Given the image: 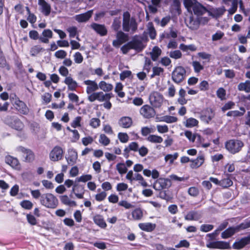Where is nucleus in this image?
<instances>
[{"label":"nucleus","mask_w":250,"mask_h":250,"mask_svg":"<svg viewBox=\"0 0 250 250\" xmlns=\"http://www.w3.org/2000/svg\"><path fill=\"white\" fill-rule=\"evenodd\" d=\"M184 4L188 11L193 12L196 17L208 13V9L196 0H184Z\"/></svg>","instance_id":"1"},{"label":"nucleus","mask_w":250,"mask_h":250,"mask_svg":"<svg viewBox=\"0 0 250 250\" xmlns=\"http://www.w3.org/2000/svg\"><path fill=\"white\" fill-rule=\"evenodd\" d=\"M138 28V24L134 18H130L129 12H125L123 14V29L125 32L131 31V33H135Z\"/></svg>","instance_id":"2"},{"label":"nucleus","mask_w":250,"mask_h":250,"mask_svg":"<svg viewBox=\"0 0 250 250\" xmlns=\"http://www.w3.org/2000/svg\"><path fill=\"white\" fill-rule=\"evenodd\" d=\"M40 203L47 208H55L58 205V199L51 193H45L42 195Z\"/></svg>","instance_id":"3"},{"label":"nucleus","mask_w":250,"mask_h":250,"mask_svg":"<svg viewBox=\"0 0 250 250\" xmlns=\"http://www.w3.org/2000/svg\"><path fill=\"white\" fill-rule=\"evenodd\" d=\"M244 145V143L242 141L237 139L229 140L225 143L226 149L233 154L239 152Z\"/></svg>","instance_id":"4"},{"label":"nucleus","mask_w":250,"mask_h":250,"mask_svg":"<svg viewBox=\"0 0 250 250\" xmlns=\"http://www.w3.org/2000/svg\"><path fill=\"white\" fill-rule=\"evenodd\" d=\"M113 97L111 93H104L102 91L94 92L89 96H88L87 99L90 102H93L96 100L100 102H103L105 100H110Z\"/></svg>","instance_id":"5"},{"label":"nucleus","mask_w":250,"mask_h":250,"mask_svg":"<svg viewBox=\"0 0 250 250\" xmlns=\"http://www.w3.org/2000/svg\"><path fill=\"white\" fill-rule=\"evenodd\" d=\"M149 103L154 108H160L164 102L163 96L157 91H153L149 96Z\"/></svg>","instance_id":"6"},{"label":"nucleus","mask_w":250,"mask_h":250,"mask_svg":"<svg viewBox=\"0 0 250 250\" xmlns=\"http://www.w3.org/2000/svg\"><path fill=\"white\" fill-rule=\"evenodd\" d=\"M172 79L176 83L182 82L186 78V71L181 66L176 67L172 72Z\"/></svg>","instance_id":"7"},{"label":"nucleus","mask_w":250,"mask_h":250,"mask_svg":"<svg viewBox=\"0 0 250 250\" xmlns=\"http://www.w3.org/2000/svg\"><path fill=\"white\" fill-rule=\"evenodd\" d=\"M16 150L22 155L24 162L30 163L34 160V153L31 149L19 146L16 148Z\"/></svg>","instance_id":"8"},{"label":"nucleus","mask_w":250,"mask_h":250,"mask_svg":"<svg viewBox=\"0 0 250 250\" xmlns=\"http://www.w3.org/2000/svg\"><path fill=\"white\" fill-rule=\"evenodd\" d=\"M140 114L146 119L153 118L156 115L154 107L148 104H145L140 109Z\"/></svg>","instance_id":"9"},{"label":"nucleus","mask_w":250,"mask_h":250,"mask_svg":"<svg viewBox=\"0 0 250 250\" xmlns=\"http://www.w3.org/2000/svg\"><path fill=\"white\" fill-rule=\"evenodd\" d=\"M171 185L170 180L167 178H160L154 183L153 188L156 190H161L169 188Z\"/></svg>","instance_id":"10"},{"label":"nucleus","mask_w":250,"mask_h":250,"mask_svg":"<svg viewBox=\"0 0 250 250\" xmlns=\"http://www.w3.org/2000/svg\"><path fill=\"white\" fill-rule=\"evenodd\" d=\"M116 37V39L113 40L112 42L113 46L115 47H119L121 44L128 40V34L125 33L121 30L117 32Z\"/></svg>","instance_id":"11"},{"label":"nucleus","mask_w":250,"mask_h":250,"mask_svg":"<svg viewBox=\"0 0 250 250\" xmlns=\"http://www.w3.org/2000/svg\"><path fill=\"white\" fill-rule=\"evenodd\" d=\"M14 97H15L14 104L16 110L21 114L27 115L29 112V109L26 104L23 101L20 100L16 95H14Z\"/></svg>","instance_id":"12"},{"label":"nucleus","mask_w":250,"mask_h":250,"mask_svg":"<svg viewBox=\"0 0 250 250\" xmlns=\"http://www.w3.org/2000/svg\"><path fill=\"white\" fill-rule=\"evenodd\" d=\"M132 49L139 52L143 50L145 46L144 45L142 39L137 36L133 37L132 41L129 42Z\"/></svg>","instance_id":"13"},{"label":"nucleus","mask_w":250,"mask_h":250,"mask_svg":"<svg viewBox=\"0 0 250 250\" xmlns=\"http://www.w3.org/2000/svg\"><path fill=\"white\" fill-rule=\"evenodd\" d=\"M63 151L59 146H55L49 153V158L53 162L61 160L63 157Z\"/></svg>","instance_id":"14"},{"label":"nucleus","mask_w":250,"mask_h":250,"mask_svg":"<svg viewBox=\"0 0 250 250\" xmlns=\"http://www.w3.org/2000/svg\"><path fill=\"white\" fill-rule=\"evenodd\" d=\"M206 246L210 249H229L230 248L229 243L222 241H208Z\"/></svg>","instance_id":"15"},{"label":"nucleus","mask_w":250,"mask_h":250,"mask_svg":"<svg viewBox=\"0 0 250 250\" xmlns=\"http://www.w3.org/2000/svg\"><path fill=\"white\" fill-rule=\"evenodd\" d=\"M185 22L187 26L192 30H197L200 27L197 17L192 15L186 18Z\"/></svg>","instance_id":"16"},{"label":"nucleus","mask_w":250,"mask_h":250,"mask_svg":"<svg viewBox=\"0 0 250 250\" xmlns=\"http://www.w3.org/2000/svg\"><path fill=\"white\" fill-rule=\"evenodd\" d=\"M226 11L224 6L218 8H210L208 9V15L215 19L219 18L224 15Z\"/></svg>","instance_id":"17"},{"label":"nucleus","mask_w":250,"mask_h":250,"mask_svg":"<svg viewBox=\"0 0 250 250\" xmlns=\"http://www.w3.org/2000/svg\"><path fill=\"white\" fill-rule=\"evenodd\" d=\"M83 83L87 86L86 92L88 96L99 89V84L95 81L87 80L84 81Z\"/></svg>","instance_id":"18"},{"label":"nucleus","mask_w":250,"mask_h":250,"mask_svg":"<svg viewBox=\"0 0 250 250\" xmlns=\"http://www.w3.org/2000/svg\"><path fill=\"white\" fill-rule=\"evenodd\" d=\"M72 193H73L79 199L83 198L84 186L75 183L73 186Z\"/></svg>","instance_id":"19"},{"label":"nucleus","mask_w":250,"mask_h":250,"mask_svg":"<svg viewBox=\"0 0 250 250\" xmlns=\"http://www.w3.org/2000/svg\"><path fill=\"white\" fill-rule=\"evenodd\" d=\"M90 27L101 36L107 35V30L104 24L92 23L90 25Z\"/></svg>","instance_id":"20"},{"label":"nucleus","mask_w":250,"mask_h":250,"mask_svg":"<svg viewBox=\"0 0 250 250\" xmlns=\"http://www.w3.org/2000/svg\"><path fill=\"white\" fill-rule=\"evenodd\" d=\"M93 10H90L85 13L77 15L75 19L78 22H86L89 21L93 15Z\"/></svg>","instance_id":"21"},{"label":"nucleus","mask_w":250,"mask_h":250,"mask_svg":"<svg viewBox=\"0 0 250 250\" xmlns=\"http://www.w3.org/2000/svg\"><path fill=\"white\" fill-rule=\"evenodd\" d=\"M214 114L213 113L212 110L211 108H208L202 112L201 119L204 122L208 123L214 117Z\"/></svg>","instance_id":"22"},{"label":"nucleus","mask_w":250,"mask_h":250,"mask_svg":"<svg viewBox=\"0 0 250 250\" xmlns=\"http://www.w3.org/2000/svg\"><path fill=\"white\" fill-rule=\"evenodd\" d=\"M38 4L41 7V12L46 16H48L51 12V6L44 0H38Z\"/></svg>","instance_id":"23"},{"label":"nucleus","mask_w":250,"mask_h":250,"mask_svg":"<svg viewBox=\"0 0 250 250\" xmlns=\"http://www.w3.org/2000/svg\"><path fill=\"white\" fill-rule=\"evenodd\" d=\"M5 161L6 164L10 165L13 168L17 169L20 168V165L19 160L12 156H7L5 158Z\"/></svg>","instance_id":"24"},{"label":"nucleus","mask_w":250,"mask_h":250,"mask_svg":"<svg viewBox=\"0 0 250 250\" xmlns=\"http://www.w3.org/2000/svg\"><path fill=\"white\" fill-rule=\"evenodd\" d=\"M53 37V33L50 29H45L42 32V35L40 37V41L43 43H47L49 42V39Z\"/></svg>","instance_id":"25"},{"label":"nucleus","mask_w":250,"mask_h":250,"mask_svg":"<svg viewBox=\"0 0 250 250\" xmlns=\"http://www.w3.org/2000/svg\"><path fill=\"white\" fill-rule=\"evenodd\" d=\"M78 158L77 152L75 150L71 149L68 151V156L66 158L68 164L73 166L76 163Z\"/></svg>","instance_id":"26"},{"label":"nucleus","mask_w":250,"mask_h":250,"mask_svg":"<svg viewBox=\"0 0 250 250\" xmlns=\"http://www.w3.org/2000/svg\"><path fill=\"white\" fill-rule=\"evenodd\" d=\"M239 230V227H229L221 233V237L223 239L228 238L232 236L236 232Z\"/></svg>","instance_id":"27"},{"label":"nucleus","mask_w":250,"mask_h":250,"mask_svg":"<svg viewBox=\"0 0 250 250\" xmlns=\"http://www.w3.org/2000/svg\"><path fill=\"white\" fill-rule=\"evenodd\" d=\"M250 243L248 236L245 237L235 242L233 244V248L234 249H240L243 248L246 245Z\"/></svg>","instance_id":"28"},{"label":"nucleus","mask_w":250,"mask_h":250,"mask_svg":"<svg viewBox=\"0 0 250 250\" xmlns=\"http://www.w3.org/2000/svg\"><path fill=\"white\" fill-rule=\"evenodd\" d=\"M162 0H151V3L148 5V9L150 13L155 14L158 11V8L160 7Z\"/></svg>","instance_id":"29"},{"label":"nucleus","mask_w":250,"mask_h":250,"mask_svg":"<svg viewBox=\"0 0 250 250\" xmlns=\"http://www.w3.org/2000/svg\"><path fill=\"white\" fill-rule=\"evenodd\" d=\"M139 228L144 231L147 232H151L154 230L156 227L155 224L151 223H142L139 224Z\"/></svg>","instance_id":"30"},{"label":"nucleus","mask_w":250,"mask_h":250,"mask_svg":"<svg viewBox=\"0 0 250 250\" xmlns=\"http://www.w3.org/2000/svg\"><path fill=\"white\" fill-rule=\"evenodd\" d=\"M64 83L67 85L68 89L71 91L75 90L78 86L77 83L71 77H66Z\"/></svg>","instance_id":"31"},{"label":"nucleus","mask_w":250,"mask_h":250,"mask_svg":"<svg viewBox=\"0 0 250 250\" xmlns=\"http://www.w3.org/2000/svg\"><path fill=\"white\" fill-rule=\"evenodd\" d=\"M132 124V119L129 117H122L119 121L120 126L124 128L129 127Z\"/></svg>","instance_id":"32"},{"label":"nucleus","mask_w":250,"mask_h":250,"mask_svg":"<svg viewBox=\"0 0 250 250\" xmlns=\"http://www.w3.org/2000/svg\"><path fill=\"white\" fill-rule=\"evenodd\" d=\"M237 89L240 91L250 93V81L246 80L245 82L239 83L237 85Z\"/></svg>","instance_id":"33"},{"label":"nucleus","mask_w":250,"mask_h":250,"mask_svg":"<svg viewBox=\"0 0 250 250\" xmlns=\"http://www.w3.org/2000/svg\"><path fill=\"white\" fill-rule=\"evenodd\" d=\"M190 167L192 168H197L200 167L204 162V156L203 155L199 156L196 159L191 160Z\"/></svg>","instance_id":"34"},{"label":"nucleus","mask_w":250,"mask_h":250,"mask_svg":"<svg viewBox=\"0 0 250 250\" xmlns=\"http://www.w3.org/2000/svg\"><path fill=\"white\" fill-rule=\"evenodd\" d=\"M99 88L107 93L111 91L113 89V86L110 83H107L105 81H102L99 83Z\"/></svg>","instance_id":"35"},{"label":"nucleus","mask_w":250,"mask_h":250,"mask_svg":"<svg viewBox=\"0 0 250 250\" xmlns=\"http://www.w3.org/2000/svg\"><path fill=\"white\" fill-rule=\"evenodd\" d=\"M94 223L102 228H105L106 227V224L105 222L103 216L100 214H97L93 217Z\"/></svg>","instance_id":"36"},{"label":"nucleus","mask_w":250,"mask_h":250,"mask_svg":"<svg viewBox=\"0 0 250 250\" xmlns=\"http://www.w3.org/2000/svg\"><path fill=\"white\" fill-rule=\"evenodd\" d=\"M61 202L65 205L70 207H76L77 206L76 202L69 199L67 195H62L60 197Z\"/></svg>","instance_id":"37"},{"label":"nucleus","mask_w":250,"mask_h":250,"mask_svg":"<svg viewBox=\"0 0 250 250\" xmlns=\"http://www.w3.org/2000/svg\"><path fill=\"white\" fill-rule=\"evenodd\" d=\"M162 53L161 49L158 46H154L152 50V51L150 53L151 59L153 61L157 60L159 56Z\"/></svg>","instance_id":"38"},{"label":"nucleus","mask_w":250,"mask_h":250,"mask_svg":"<svg viewBox=\"0 0 250 250\" xmlns=\"http://www.w3.org/2000/svg\"><path fill=\"white\" fill-rule=\"evenodd\" d=\"M10 126L16 130H21L23 128L24 125L19 118L16 117L14 121H13V123L10 125Z\"/></svg>","instance_id":"39"},{"label":"nucleus","mask_w":250,"mask_h":250,"mask_svg":"<svg viewBox=\"0 0 250 250\" xmlns=\"http://www.w3.org/2000/svg\"><path fill=\"white\" fill-rule=\"evenodd\" d=\"M240 110H241V111L238 110H232L229 111L227 113V116L229 117L232 116L234 117H241L244 114V113L246 112V110L245 108L243 107H241L240 108Z\"/></svg>","instance_id":"40"},{"label":"nucleus","mask_w":250,"mask_h":250,"mask_svg":"<svg viewBox=\"0 0 250 250\" xmlns=\"http://www.w3.org/2000/svg\"><path fill=\"white\" fill-rule=\"evenodd\" d=\"M147 30L151 39L154 40L156 36V32L152 22L148 23Z\"/></svg>","instance_id":"41"},{"label":"nucleus","mask_w":250,"mask_h":250,"mask_svg":"<svg viewBox=\"0 0 250 250\" xmlns=\"http://www.w3.org/2000/svg\"><path fill=\"white\" fill-rule=\"evenodd\" d=\"M200 218L198 212L194 211L188 212L185 217L187 220H198Z\"/></svg>","instance_id":"42"},{"label":"nucleus","mask_w":250,"mask_h":250,"mask_svg":"<svg viewBox=\"0 0 250 250\" xmlns=\"http://www.w3.org/2000/svg\"><path fill=\"white\" fill-rule=\"evenodd\" d=\"M132 216L134 220H141L143 216L142 210L140 208H136L132 212Z\"/></svg>","instance_id":"43"},{"label":"nucleus","mask_w":250,"mask_h":250,"mask_svg":"<svg viewBox=\"0 0 250 250\" xmlns=\"http://www.w3.org/2000/svg\"><path fill=\"white\" fill-rule=\"evenodd\" d=\"M121 21L120 18H114L113 22L112 23L111 28L115 31H119V29L121 27Z\"/></svg>","instance_id":"44"},{"label":"nucleus","mask_w":250,"mask_h":250,"mask_svg":"<svg viewBox=\"0 0 250 250\" xmlns=\"http://www.w3.org/2000/svg\"><path fill=\"white\" fill-rule=\"evenodd\" d=\"M146 139L148 141L153 143H161L163 141L161 136L155 135H150Z\"/></svg>","instance_id":"45"},{"label":"nucleus","mask_w":250,"mask_h":250,"mask_svg":"<svg viewBox=\"0 0 250 250\" xmlns=\"http://www.w3.org/2000/svg\"><path fill=\"white\" fill-rule=\"evenodd\" d=\"M179 48L185 52H187L188 50L195 51L197 49V47L194 44L186 45L183 43H181L180 45Z\"/></svg>","instance_id":"46"},{"label":"nucleus","mask_w":250,"mask_h":250,"mask_svg":"<svg viewBox=\"0 0 250 250\" xmlns=\"http://www.w3.org/2000/svg\"><path fill=\"white\" fill-rule=\"evenodd\" d=\"M198 124V121L196 119L189 118L186 120L185 125L187 127H192L197 125Z\"/></svg>","instance_id":"47"},{"label":"nucleus","mask_w":250,"mask_h":250,"mask_svg":"<svg viewBox=\"0 0 250 250\" xmlns=\"http://www.w3.org/2000/svg\"><path fill=\"white\" fill-rule=\"evenodd\" d=\"M178 119L177 117L172 116L166 115L162 117L161 121L167 123H173L177 121Z\"/></svg>","instance_id":"48"},{"label":"nucleus","mask_w":250,"mask_h":250,"mask_svg":"<svg viewBox=\"0 0 250 250\" xmlns=\"http://www.w3.org/2000/svg\"><path fill=\"white\" fill-rule=\"evenodd\" d=\"M99 141L100 143L104 146H107L110 142V139L104 134L100 135Z\"/></svg>","instance_id":"49"},{"label":"nucleus","mask_w":250,"mask_h":250,"mask_svg":"<svg viewBox=\"0 0 250 250\" xmlns=\"http://www.w3.org/2000/svg\"><path fill=\"white\" fill-rule=\"evenodd\" d=\"M116 169L120 174H123L126 173L127 169L124 163H118L116 165Z\"/></svg>","instance_id":"50"},{"label":"nucleus","mask_w":250,"mask_h":250,"mask_svg":"<svg viewBox=\"0 0 250 250\" xmlns=\"http://www.w3.org/2000/svg\"><path fill=\"white\" fill-rule=\"evenodd\" d=\"M153 73L150 76L151 78H154L156 76H160L164 72V69L160 67H153L152 68Z\"/></svg>","instance_id":"51"},{"label":"nucleus","mask_w":250,"mask_h":250,"mask_svg":"<svg viewBox=\"0 0 250 250\" xmlns=\"http://www.w3.org/2000/svg\"><path fill=\"white\" fill-rule=\"evenodd\" d=\"M169 55L170 58L176 60L180 59L182 57V54L179 50L170 51Z\"/></svg>","instance_id":"52"},{"label":"nucleus","mask_w":250,"mask_h":250,"mask_svg":"<svg viewBox=\"0 0 250 250\" xmlns=\"http://www.w3.org/2000/svg\"><path fill=\"white\" fill-rule=\"evenodd\" d=\"M232 184V181L229 178H225L220 181V186L223 188H228Z\"/></svg>","instance_id":"53"},{"label":"nucleus","mask_w":250,"mask_h":250,"mask_svg":"<svg viewBox=\"0 0 250 250\" xmlns=\"http://www.w3.org/2000/svg\"><path fill=\"white\" fill-rule=\"evenodd\" d=\"M20 205L24 209H30L32 208L33 204L29 200H23L20 203Z\"/></svg>","instance_id":"54"},{"label":"nucleus","mask_w":250,"mask_h":250,"mask_svg":"<svg viewBox=\"0 0 250 250\" xmlns=\"http://www.w3.org/2000/svg\"><path fill=\"white\" fill-rule=\"evenodd\" d=\"M67 31L69 34V37L70 38H74L76 35H78V29L76 26H71L67 29Z\"/></svg>","instance_id":"55"},{"label":"nucleus","mask_w":250,"mask_h":250,"mask_svg":"<svg viewBox=\"0 0 250 250\" xmlns=\"http://www.w3.org/2000/svg\"><path fill=\"white\" fill-rule=\"evenodd\" d=\"M101 121L99 118H92L89 123V125L94 128H96L100 125Z\"/></svg>","instance_id":"56"},{"label":"nucleus","mask_w":250,"mask_h":250,"mask_svg":"<svg viewBox=\"0 0 250 250\" xmlns=\"http://www.w3.org/2000/svg\"><path fill=\"white\" fill-rule=\"evenodd\" d=\"M92 176L90 174H86L82 175L81 176L78 177L76 179V182H86L87 181H90L92 179Z\"/></svg>","instance_id":"57"},{"label":"nucleus","mask_w":250,"mask_h":250,"mask_svg":"<svg viewBox=\"0 0 250 250\" xmlns=\"http://www.w3.org/2000/svg\"><path fill=\"white\" fill-rule=\"evenodd\" d=\"M238 2L236 0L232 1L231 7L228 10L229 15H232L236 12L237 9Z\"/></svg>","instance_id":"58"},{"label":"nucleus","mask_w":250,"mask_h":250,"mask_svg":"<svg viewBox=\"0 0 250 250\" xmlns=\"http://www.w3.org/2000/svg\"><path fill=\"white\" fill-rule=\"evenodd\" d=\"M178 156L177 152L174 153L173 154H167L165 156V160L166 161H169L170 163H172L173 161L176 160Z\"/></svg>","instance_id":"59"},{"label":"nucleus","mask_w":250,"mask_h":250,"mask_svg":"<svg viewBox=\"0 0 250 250\" xmlns=\"http://www.w3.org/2000/svg\"><path fill=\"white\" fill-rule=\"evenodd\" d=\"M67 55V53L63 50H59L56 51L54 56L58 59H65Z\"/></svg>","instance_id":"60"},{"label":"nucleus","mask_w":250,"mask_h":250,"mask_svg":"<svg viewBox=\"0 0 250 250\" xmlns=\"http://www.w3.org/2000/svg\"><path fill=\"white\" fill-rule=\"evenodd\" d=\"M118 137L120 141L123 143H126L129 139L128 135L125 133H119L118 135Z\"/></svg>","instance_id":"61"},{"label":"nucleus","mask_w":250,"mask_h":250,"mask_svg":"<svg viewBox=\"0 0 250 250\" xmlns=\"http://www.w3.org/2000/svg\"><path fill=\"white\" fill-rule=\"evenodd\" d=\"M197 18L200 25H205L207 24L210 20V18L209 17H203V16H198Z\"/></svg>","instance_id":"62"},{"label":"nucleus","mask_w":250,"mask_h":250,"mask_svg":"<svg viewBox=\"0 0 250 250\" xmlns=\"http://www.w3.org/2000/svg\"><path fill=\"white\" fill-rule=\"evenodd\" d=\"M42 50V48L40 45H35L30 50L31 55L33 56L36 55Z\"/></svg>","instance_id":"63"},{"label":"nucleus","mask_w":250,"mask_h":250,"mask_svg":"<svg viewBox=\"0 0 250 250\" xmlns=\"http://www.w3.org/2000/svg\"><path fill=\"white\" fill-rule=\"evenodd\" d=\"M192 66L195 72H199L204 68L203 66L199 62L197 61H194L192 62Z\"/></svg>","instance_id":"64"}]
</instances>
